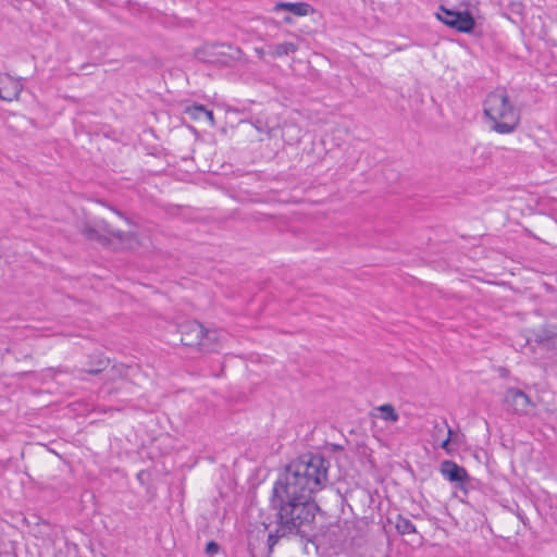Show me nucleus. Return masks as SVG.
<instances>
[{
    "label": "nucleus",
    "instance_id": "9d476101",
    "mask_svg": "<svg viewBox=\"0 0 557 557\" xmlns=\"http://www.w3.org/2000/svg\"><path fill=\"white\" fill-rule=\"evenodd\" d=\"M274 9L287 11L296 16H306L312 11L311 5L306 2H277Z\"/></svg>",
    "mask_w": 557,
    "mask_h": 557
},
{
    "label": "nucleus",
    "instance_id": "f8f14e48",
    "mask_svg": "<svg viewBox=\"0 0 557 557\" xmlns=\"http://www.w3.org/2000/svg\"><path fill=\"white\" fill-rule=\"evenodd\" d=\"M395 528L400 534H413L417 532L414 524L410 519L403 517L400 515L397 516L395 521Z\"/></svg>",
    "mask_w": 557,
    "mask_h": 557
},
{
    "label": "nucleus",
    "instance_id": "7ed1b4c3",
    "mask_svg": "<svg viewBox=\"0 0 557 557\" xmlns=\"http://www.w3.org/2000/svg\"><path fill=\"white\" fill-rule=\"evenodd\" d=\"M83 234L88 239L98 240L102 244L114 239L123 249L134 250L140 246L139 239L134 233L115 230L103 219H96L92 223H86Z\"/></svg>",
    "mask_w": 557,
    "mask_h": 557
},
{
    "label": "nucleus",
    "instance_id": "412c9836",
    "mask_svg": "<svg viewBox=\"0 0 557 557\" xmlns=\"http://www.w3.org/2000/svg\"><path fill=\"white\" fill-rule=\"evenodd\" d=\"M257 52L259 53L260 57L262 55V50H257Z\"/></svg>",
    "mask_w": 557,
    "mask_h": 557
},
{
    "label": "nucleus",
    "instance_id": "20e7f679",
    "mask_svg": "<svg viewBox=\"0 0 557 557\" xmlns=\"http://www.w3.org/2000/svg\"><path fill=\"white\" fill-rule=\"evenodd\" d=\"M440 10L442 13H436V17L445 25L460 33L473 30L475 22L470 12L448 10L444 5H441Z\"/></svg>",
    "mask_w": 557,
    "mask_h": 557
},
{
    "label": "nucleus",
    "instance_id": "f257e3e1",
    "mask_svg": "<svg viewBox=\"0 0 557 557\" xmlns=\"http://www.w3.org/2000/svg\"><path fill=\"white\" fill-rule=\"evenodd\" d=\"M329 461L320 455L302 456L285 467L274 482L271 506L276 511V530L268 536L270 549L281 537H306L313 529L317 506L313 493L327 481Z\"/></svg>",
    "mask_w": 557,
    "mask_h": 557
},
{
    "label": "nucleus",
    "instance_id": "0eeeda50",
    "mask_svg": "<svg viewBox=\"0 0 557 557\" xmlns=\"http://www.w3.org/2000/svg\"><path fill=\"white\" fill-rule=\"evenodd\" d=\"M224 49V45H205L195 51V57L206 63L225 65L228 60Z\"/></svg>",
    "mask_w": 557,
    "mask_h": 557
},
{
    "label": "nucleus",
    "instance_id": "4468645a",
    "mask_svg": "<svg viewBox=\"0 0 557 557\" xmlns=\"http://www.w3.org/2000/svg\"><path fill=\"white\" fill-rule=\"evenodd\" d=\"M224 337V333L218 330H205L203 341L209 344L208 347H200L202 350L214 349V344Z\"/></svg>",
    "mask_w": 557,
    "mask_h": 557
},
{
    "label": "nucleus",
    "instance_id": "a211bd4d",
    "mask_svg": "<svg viewBox=\"0 0 557 557\" xmlns=\"http://www.w3.org/2000/svg\"><path fill=\"white\" fill-rule=\"evenodd\" d=\"M451 434H453V431L448 428V436L445 441H443V443L441 444V447L446 450L447 453H450V447H449V444H450V440H451Z\"/></svg>",
    "mask_w": 557,
    "mask_h": 557
},
{
    "label": "nucleus",
    "instance_id": "2eb2a0df",
    "mask_svg": "<svg viewBox=\"0 0 557 557\" xmlns=\"http://www.w3.org/2000/svg\"><path fill=\"white\" fill-rule=\"evenodd\" d=\"M381 413V418L384 421L396 422L399 419V414L391 404H384L376 408Z\"/></svg>",
    "mask_w": 557,
    "mask_h": 557
},
{
    "label": "nucleus",
    "instance_id": "dca6fc26",
    "mask_svg": "<svg viewBox=\"0 0 557 557\" xmlns=\"http://www.w3.org/2000/svg\"><path fill=\"white\" fill-rule=\"evenodd\" d=\"M220 550V546L216 542L210 541L206 546V553L209 555H215Z\"/></svg>",
    "mask_w": 557,
    "mask_h": 557
},
{
    "label": "nucleus",
    "instance_id": "9b49d317",
    "mask_svg": "<svg viewBox=\"0 0 557 557\" xmlns=\"http://www.w3.org/2000/svg\"><path fill=\"white\" fill-rule=\"evenodd\" d=\"M191 120L200 121V120H207L210 126L215 125V120L213 112L210 110H207L202 104H193L189 107H186L184 111Z\"/></svg>",
    "mask_w": 557,
    "mask_h": 557
},
{
    "label": "nucleus",
    "instance_id": "f3484780",
    "mask_svg": "<svg viewBox=\"0 0 557 557\" xmlns=\"http://www.w3.org/2000/svg\"><path fill=\"white\" fill-rule=\"evenodd\" d=\"M107 364H108V361H106V360H100V361L98 362V367H97V368H95V369H88V370H86L85 372H87V373H89V374H98V373H100L101 371H103V370H104V368L107 367Z\"/></svg>",
    "mask_w": 557,
    "mask_h": 557
},
{
    "label": "nucleus",
    "instance_id": "6ab92c4d",
    "mask_svg": "<svg viewBox=\"0 0 557 557\" xmlns=\"http://www.w3.org/2000/svg\"><path fill=\"white\" fill-rule=\"evenodd\" d=\"M545 342L556 346L557 345V335L552 334V335H548L546 338L541 337L540 343L544 344Z\"/></svg>",
    "mask_w": 557,
    "mask_h": 557
},
{
    "label": "nucleus",
    "instance_id": "ddd939ff",
    "mask_svg": "<svg viewBox=\"0 0 557 557\" xmlns=\"http://www.w3.org/2000/svg\"><path fill=\"white\" fill-rule=\"evenodd\" d=\"M298 49V46L294 42H282L277 44L273 47L272 55L274 58H280L283 55H288L290 53L296 52Z\"/></svg>",
    "mask_w": 557,
    "mask_h": 557
},
{
    "label": "nucleus",
    "instance_id": "aec40b11",
    "mask_svg": "<svg viewBox=\"0 0 557 557\" xmlns=\"http://www.w3.org/2000/svg\"><path fill=\"white\" fill-rule=\"evenodd\" d=\"M108 208L113 211L116 215H119L121 219L125 220L127 223H129L128 219L121 212L119 211L117 209L111 207V206H108Z\"/></svg>",
    "mask_w": 557,
    "mask_h": 557
},
{
    "label": "nucleus",
    "instance_id": "f03ea898",
    "mask_svg": "<svg viewBox=\"0 0 557 557\" xmlns=\"http://www.w3.org/2000/svg\"><path fill=\"white\" fill-rule=\"evenodd\" d=\"M484 114L493 123L491 129L498 134H511L520 124V111L510 101L507 91L498 88L484 101Z\"/></svg>",
    "mask_w": 557,
    "mask_h": 557
},
{
    "label": "nucleus",
    "instance_id": "1a4fd4ad",
    "mask_svg": "<svg viewBox=\"0 0 557 557\" xmlns=\"http://www.w3.org/2000/svg\"><path fill=\"white\" fill-rule=\"evenodd\" d=\"M2 86H0V99L4 101H13L18 98L23 86L18 79H15L11 76H5L2 81Z\"/></svg>",
    "mask_w": 557,
    "mask_h": 557
},
{
    "label": "nucleus",
    "instance_id": "6e6552de",
    "mask_svg": "<svg viewBox=\"0 0 557 557\" xmlns=\"http://www.w3.org/2000/svg\"><path fill=\"white\" fill-rule=\"evenodd\" d=\"M441 473L450 482L462 485L469 480V475L463 467L458 466L455 461L444 460L441 463Z\"/></svg>",
    "mask_w": 557,
    "mask_h": 557
},
{
    "label": "nucleus",
    "instance_id": "39448f33",
    "mask_svg": "<svg viewBox=\"0 0 557 557\" xmlns=\"http://www.w3.org/2000/svg\"><path fill=\"white\" fill-rule=\"evenodd\" d=\"M504 401L508 410L518 416H532L536 409L535 403L517 387H510L506 391Z\"/></svg>",
    "mask_w": 557,
    "mask_h": 557
},
{
    "label": "nucleus",
    "instance_id": "423d86ee",
    "mask_svg": "<svg viewBox=\"0 0 557 557\" xmlns=\"http://www.w3.org/2000/svg\"><path fill=\"white\" fill-rule=\"evenodd\" d=\"M181 335H182L181 341L185 346H189V347L197 346L199 348L209 346V344L203 341V337H205L203 326L196 321L188 322V323L182 325Z\"/></svg>",
    "mask_w": 557,
    "mask_h": 557
}]
</instances>
